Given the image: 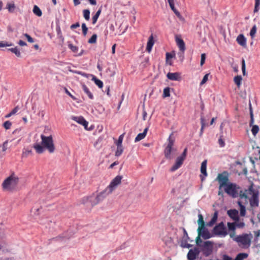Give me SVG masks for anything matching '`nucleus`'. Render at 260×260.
I'll list each match as a JSON object with an SVG mask.
<instances>
[{
    "label": "nucleus",
    "instance_id": "f257e3e1",
    "mask_svg": "<svg viewBox=\"0 0 260 260\" xmlns=\"http://www.w3.org/2000/svg\"><path fill=\"white\" fill-rule=\"evenodd\" d=\"M240 200L238 204L240 207V215L244 216L246 214V209L242 204H247L248 201L252 208L258 206L259 192L257 188L251 184L247 189L241 190L239 193Z\"/></svg>",
    "mask_w": 260,
    "mask_h": 260
},
{
    "label": "nucleus",
    "instance_id": "f03ea898",
    "mask_svg": "<svg viewBox=\"0 0 260 260\" xmlns=\"http://www.w3.org/2000/svg\"><path fill=\"white\" fill-rule=\"evenodd\" d=\"M41 144L36 142L34 144L33 147L37 153L41 154L44 152L45 149L47 150L50 153H53L55 151V146L51 135L45 136L41 135Z\"/></svg>",
    "mask_w": 260,
    "mask_h": 260
},
{
    "label": "nucleus",
    "instance_id": "7ed1b4c3",
    "mask_svg": "<svg viewBox=\"0 0 260 260\" xmlns=\"http://www.w3.org/2000/svg\"><path fill=\"white\" fill-rule=\"evenodd\" d=\"M18 182V177L15 174H12L3 181L2 187L5 190L12 191L17 188Z\"/></svg>",
    "mask_w": 260,
    "mask_h": 260
},
{
    "label": "nucleus",
    "instance_id": "20e7f679",
    "mask_svg": "<svg viewBox=\"0 0 260 260\" xmlns=\"http://www.w3.org/2000/svg\"><path fill=\"white\" fill-rule=\"evenodd\" d=\"M252 238L251 234H243L235 236L233 239L237 243L239 247L246 249L250 247Z\"/></svg>",
    "mask_w": 260,
    "mask_h": 260
},
{
    "label": "nucleus",
    "instance_id": "39448f33",
    "mask_svg": "<svg viewBox=\"0 0 260 260\" xmlns=\"http://www.w3.org/2000/svg\"><path fill=\"white\" fill-rule=\"evenodd\" d=\"M173 134H171L168 139V145L164 150L165 157L168 159H172L174 157V153L176 149L173 147L174 139L172 138Z\"/></svg>",
    "mask_w": 260,
    "mask_h": 260
},
{
    "label": "nucleus",
    "instance_id": "423d86ee",
    "mask_svg": "<svg viewBox=\"0 0 260 260\" xmlns=\"http://www.w3.org/2000/svg\"><path fill=\"white\" fill-rule=\"evenodd\" d=\"M223 188H224V191L229 196L232 197L233 198H236L238 197V187L235 183L229 182V183L223 186Z\"/></svg>",
    "mask_w": 260,
    "mask_h": 260
},
{
    "label": "nucleus",
    "instance_id": "0eeeda50",
    "mask_svg": "<svg viewBox=\"0 0 260 260\" xmlns=\"http://www.w3.org/2000/svg\"><path fill=\"white\" fill-rule=\"evenodd\" d=\"M213 233L220 237H225L228 234L226 228L222 222L216 225L213 230Z\"/></svg>",
    "mask_w": 260,
    "mask_h": 260
},
{
    "label": "nucleus",
    "instance_id": "6e6552de",
    "mask_svg": "<svg viewBox=\"0 0 260 260\" xmlns=\"http://www.w3.org/2000/svg\"><path fill=\"white\" fill-rule=\"evenodd\" d=\"M229 173L226 171H224L222 173L218 174L216 180L219 184V189L229 183Z\"/></svg>",
    "mask_w": 260,
    "mask_h": 260
},
{
    "label": "nucleus",
    "instance_id": "1a4fd4ad",
    "mask_svg": "<svg viewBox=\"0 0 260 260\" xmlns=\"http://www.w3.org/2000/svg\"><path fill=\"white\" fill-rule=\"evenodd\" d=\"M122 176H116L110 182V184L106 188L109 192L111 193L121 182Z\"/></svg>",
    "mask_w": 260,
    "mask_h": 260
},
{
    "label": "nucleus",
    "instance_id": "9d476101",
    "mask_svg": "<svg viewBox=\"0 0 260 260\" xmlns=\"http://www.w3.org/2000/svg\"><path fill=\"white\" fill-rule=\"evenodd\" d=\"M95 194L93 193L90 196H87L83 198L82 202L83 204L86 205L88 207L92 208L98 204H94L95 201H97L95 199Z\"/></svg>",
    "mask_w": 260,
    "mask_h": 260
},
{
    "label": "nucleus",
    "instance_id": "9b49d317",
    "mask_svg": "<svg viewBox=\"0 0 260 260\" xmlns=\"http://www.w3.org/2000/svg\"><path fill=\"white\" fill-rule=\"evenodd\" d=\"M198 234L205 239L210 238L212 236L208 230L205 228V226H200L198 228Z\"/></svg>",
    "mask_w": 260,
    "mask_h": 260
},
{
    "label": "nucleus",
    "instance_id": "f8f14e48",
    "mask_svg": "<svg viewBox=\"0 0 260 260\" xmlns=\"http://www.w3.org/2000/svg\"><path fill=\"white\" fill-rule=\"evenodd\" d=\"M111 194L108 190L105 188L104 190L100 192L98 194H95V199L97 201H95L94 204H99L101 202L104 200V199L108 196L109 194Z\"/></svg>",
    "mask_w": 260,
    "mask_h": 260
},
{
    "label": "nucleus",
    "instance_id": "ddd939ff",
    "mask_svg": "<svg viewBox=\"0 0 260 260\" xmlns=\"http://www.w3.org/2000/svg\"><path fill=\"white\" fill-rule=\"evenodd\" d=\"M200 251L197 247H194L193 249H191L189 250L187 257L188 260H194L199 255Z\"/></svg>",
    "mask_w": 260,
    "mask_h": 260
},
{
    "label": "nucleus",
    "instance_id": "4468645a",
    "mask_svg": "<svg viewBox=\"0 0 260 260\" xmlns=\"http://www.w3.org/2000/svg\"><path fill=\"white\" fill-rule=\"evenodd\" d=\"M71 119L79 124L82 125L85 129H87L88 122L82 116H74L71 117Z\"/></svg>",
    "mask_w": 260,
    "mask_h": 260
},
{
    "label": "nucleus",
    "instance_id": "2eb2a0df",
    "mask_svg": "<svg viewBox=\"0 0 260 260\" xmlns=\"http://www.w3.org/2000/svg\"><path fill=\"white\" fill-rule=\"evenodd\" d=\"M227 225H228V230L229 231L228 233V234H229L230 237L233 239L236 236L235 235V230L236 228V223L228 222Z\"/></svg>",
    "mask_w": 260,
    "mask_h": 260
},
{
    "label": "nucleus",
    "instance_id": "dca6fc26",
    "mask_svg": "<svg viewBox=\"0 0 260 260\" xmlns=\"http://www.w3.org/2000/svg\"><path fill=\"white\" fill-rule=\"evenodd\" d=\"M175 41L180 50L184 52L185 50V46L183 40L180 36L176 35L175 36Z\"/></svg>",
    "mask_w": 260,
    "mask_h": 260
},
{
    "label": "nucleus",
    "instance_id": "f3484780",
    "mask_svg": "<svg viewBox=\"0 0 260 260\" xmlns=\"http://www.w3.org/2000/svg\"><path fill=\"white\" fill-rule=\"evenodd\" d=\"M184 160L178 157L176 159L174 165L171 168L170 171L174 172L178 169L183 164Z\"/></svg>",
    "mask_w": 260,
    "mask_h": 260
},
{
    "label": "nucleus",
    "instance_id": "a211bd4d",
    "mask_svg": "<svg viewBox=\"0 0 260 260\" xmlns=\"http://www.w3.org/2000/svg\"><path fill=\"white\" fill-rule=\"evenodd\" d=\"M167 78L172 81H179L181 79L180 74L179 73H168L167 75Z\"/></svg>",
    "mask_w": 260,
    "mask_h": 260
},
{
    "label": "nucleus",
    "instance_id": "6ab92c4d",
    "mask_svg": "<svg viewBox=\"0 0 260 260\" xmlns=\"http://www.w3.org/2000/svg\"><path fill=\"white\" fill-rule=\"evenodd\" d=\"M228 215L234 220H239L238 211L236 209L230 210L227 212Z\"/></svg>",
    "mask_w": 260,
    "mask_h": 260
},
{
    "label": "nucleus",
    "instance_id": "aec40b11",
    "mask_svg": "<svg viewBox=\"0 0 260 260\" xmlns=\"http://www.w3.org/2000/svg\"><path fill=\"white\" fill-rule=\"evenodd\" d=\"M236 41L240 45L242 46L244 48L246 47V39L243 35H239L237 37Z\"/></svg>",
    "mask_w": 260,
    "mask_h": 260
},
{
    "label": "nucleus",
    "instance_id": "412c9836",
    "mask_svg": "<svg viewBox=\"0 0 260 260\" xmlns=\"http://www.w3.org/2000/svg\"><path fill=\"white\" fill-rule=\"evenodd\" d=\"M203 246L204 250L207 251L208 254H210L212 252L213 248V243L209 241L205 242Z\"/></svg>",
    "mask_w": 260,
    "mask_h": 260
},
{
    "label": "nucleus",
    "instance_id": "4be33fe9",
    "mask_svg": "<svg viewBox=\"0 0 260 260\" xmlns=\"http://www.w3.org/2000/svg\"><path fill=\"white\" fill-rule=\"evenodd\" d=\"M207 160H204L201 164V172L202 174L204 175V178L207 176Z\"/></svg>",
    "mask_w": 260,
    "mask_h": 260
},
{
    "label": "nucleus",
    "instance_id": "5701e85b",
    "mask_svg": "<svg viewBox=\"0 0 260 260\" xmlns=\"http://www.w3.org/2000/svg\"><path fill=\"white\" fill-rule=\"evenodd\" d=\"M148 129V127H146L144 129L143 133L139 134L137 135V136L135 138V141L138 142V141H140V140L143 139L145 137V136L147 134Z\"/></svg>",
    "mask_w": 260,
    "mask_h": 260
},
{
    "label": "nucleus",
    "instance_id": "b1692460",
    "mask_svg": "<svg viewBox=\"0 0 260 260\" xmlns=\"http://www.w3.org/2000/svg\"><path fill=\"white\" fill-rule=\"evenodd\" d=\"M154 44L153 38L151 35L148 39V41L147 44L146 50L148 52H150L151 51L152 48Z\"/></svg>",
    "mask_w": 260,
    "mask_h": 260
},
{
    "label": "nucleus",
    "instance_id": "393cba45",
    "mask_svg": "<svg viewBox=\"0 0 260 260\" xmlns=\"http://www.w3.org/2000/svg\"><path fill=\"white\" fill-rule=\"evenodd\" d=\"M82 89L83 90V91L87 95V96L90 99H93V94L90 92L89 88L85 84L82 85Z\"/></svg>",
    "mask_w": 260,
    "mask_h": 260
},
{
    "label": "nucleus",
    "instance_id": "a878e982",
    "mask_svg": "<svg viewBox=\"0 0 260 260\" xmlns=\"http://www.w3.org/2000/svg\"><path fill=\"white\" fill-rule=\"evenodd\" d=\"M218 218V212L216 211L214 212L213 217L211 220L208 223L207 225L209 226H212L217 221Z\"/></svg>",
    "mask_w": 260,
    "mask_h": 260
},
{
    "label": "nucleus",
    "instance_id": "bb28decb",
    "mask_svg": "<svg viewBox=\"0 0 260 260\" xmlns=\"http://www.w3.org/2000/svg\"><path fill=\"white\" fill-rule=\"evenodd\" d=\"M8 50L14 53L18 57H20L21 56V52L19 49L17 47L9 48Z\"/></svg>",
    "mask_w": 260,
    "mask_h": 260
},
{
    "label": "nucleus",
    "instance_id": "cd10ccee",
    "mask_svg": "<svg viewBox=\"0 0 260 260\" xmlns=\"http://www.w3.org/2000/svg\"><path fill=\"white\" fill-rule=\"evenodd\" d=\"M242 80V78L241 76H235L234 78V81L238 87L241 85Z\"/></svg>",
    "mask_w": 260,
    "mask_h": 260
},
{
    "label": "nucleus",
    "instance_id": "c85d7f7f",
    "mask_svg": "<svg viewBox=\"0 0 260 260\" xmlns=\"http://www.w3.org/2000/svg\"><path fill=\"white\" fill-rule=\"evenodd\" d=\"M7 8L10 13L14 12L15 9V6L14 3H8L7 4Z\"/></svg>",
    "mask_w": 260,
    "mask_h": 260
},
{
    "label": "nucleus",
    "instance_id": "c756f323",
    "mask_svg": "<svg viewBox=\"0 0 260 260\" xmlns=\"http://www.w3.org/2000/svg\"><path fill=\"white\" fill-rule=\"evenodd\" d=\"M92 80L94 82L95 84L100 88L103 86V83L102 81L97 79L95 76H93Z\"/></svg>",
    "mask_w": 260,
    "mask_h": 260
},
{
    "label": "nucleus",
    "instance_id": "7c9ffc66",
    "mask_svg": "<svg viewBox=\"0 0 260 260\" xmlns=\"http://www.w3.org/2000/svg\"><path fill=\"white\" fill-rule=\"evenodd\" d=\"M33 12L37 16L40 17L42 16V13L40 9L37 6H35L33 8Z\"/></svg>",
    "mask_w": 260,
    "mask_h": 260
},
{
    "label": "nucleus",
    "instance_id": "2f4dec72",
    "mask_svg": "<svg viewBox=\"0 0 260 260\" xmlns=\"http://www.w3.org/2000/svg\"><path fill=\"white\" fill-rule=\"evenodd\" d=\"M123 151V147L122 146H117V149L115 151V156H119Z\"/></svg>",
    "mask_w": 260,
    "mask_h": 260
},
{
    "label": "nucleus",
    "instance_id": "473e14b6",
    "mask_svg": "<svg viewBox=\"0 0 260 260\" xmlns=\"http://www.w3.org/2000/svg\"><path fill=\"white\" fill-rule=\"evenodd\" d=\"M248 256V254L245 253H239L236 257L235 260H243Z\"/></svg>",
    "mask_w": 260,
    "mask_h": 260
},
{
    "label": "nucleus",
    "instance_id": "72a5a7b5",
    "mask_svg": "<svg viewBox=\"0 0 260 260\" xmlns=\"http://www.w3.org/2000/svg\"><path fill=\"white\" fill-rule=\"evenodd\" d=\"M102 9L100 8L95 13V14L92 17V23L94 24H95L97 20L100 16V15L101 13Z\"/></svg>",
    "mask_w": 260,
    "mask_h": 260
},
{
    "label": "nucleus",
    "instance_id": "f704fd0d",
    "mask_svg": "<svg viewBox=\"0 0 260 260\" xmlns=\"http://www.w3.org/2000/svg\"><path fill=\"white\" fill-rule=\"evenodd\" d=\"M251 126H252V128H251L252 134L254 136H255L256 135V134L258 133V132H259V127L257 125H252Z\"/></svg>",
    "mask_w": 260,
    "mask_h": 260
},
{
    "label": "nucleus",
    "instance_id": "c9c22d12",
    "mask_svg": "<svg viewBox=\"0 0 260 260\" xmlns=\"http://www.w3.org/2000/svg\"><path fill=\"white\" fill-rule=\"evenodd\" d=\"M19 108L18 106H16L15 108H14L12 110V111L11 112H10L9 113H8V114H7L5 116V118H8L10 117L11 116L15 114L19 110Z\"/></svg>",
    "mask_w": 260,
    "mask_h": 260
},
{
    "label": "nucleus",
    "instance_id": "e433bc0d",
    "mask_svg": "<svg viewBox=\"0 0 260 260\" xmlns=\"http://www.w3.org/2000/svg\"><path fill=\"white\" fill-rule=\"evenodd\" d=\"M180 245L183 248H189L192 246L191 244L187 243V240H182Z\"/></svg>",
    "mask_w": 260,
    "mask_h": 260
},
{
    "label": "nucleus",
    "instance_id": "4c0bfd02",
    "mask_svg": "<svg viewBox=\"0 0 260 260\" xmlns=\"http://www.w3.org/2000/svg\"><path fill=\"white\" fill-rule=\"evenodd\" d=\"M83 16L86 20H89L90 18V11L88 9L84 10L83 11Z\"/></svg>",
    "mask_w": 260,
    "mask_h": 260
},
{
    "label": "nucleus",
    "instance_id": "58836bf2",
    "mask_svg": "<svg viewBox=\"0 0 260 260\" xmlns=\"http://www.w3.org/2000/svg\"><path fill=\"white\" fill-rule=\"evenodd\" d=\"M170 88L169 87H166L164 89L163 96L164 98L169 97L170 96Z\"/></svg>",
    "mask_w": 260,
    "mask_h": 260
},
{
    "label": "nucleus",
    "instance_id": "ea45409f",
    "mask_svg": "<svg viewBox=\"0 0 260 260\" xmlns=\"http://www.w3.org/2000/svg\"><path fill=\"white\" fill-rule=\"evenodd\" d=\"M124 134L119 136L118 140L115 142L116 146H122V143L123 141Z\"/></svg>",
    "mask_w": 260,
    "mask_h": 260
},
{
    "label": "nucleus",
    "instance_id": "a19ab883",
    "mask_svg": "<svg viewBox=\"0 0 260 260\" xmlns=\"http://www.w3.org/2000/svg\"><path fill=\"white\" fill-rule=\"evenodd\" d=\"M256 26L255 25H253V27H252V28L250 30V35L251 37V38H253L255 36V35L256 34Z\"/></svg>",
    "mask_w": 260,
    "mask_h": 260
},
{
    "label": "nucleus",
    "instance_id": "79ce46f5",
    "mask_svg": "<svg viewBox=\"0 0 260 260\" xmlns=\"http://www.w3.org/2000/svg\"><path fill=\"white\" fill-rule=\"evenodd\" d=\"M56 32H57V37L61 40L62 41H63V37L61 34V29L59 26H57L56 27Z\"/></svg>",
    "mask_w": 260,
    "mask_h": 260
},
{
    "label": "nucleus",
    "instance_id": "37998d69",
    "mask_svg": "<svg viewBox=\"0 0 260 260\" xmlns=\"http://www.w3.org/2000/svg\"><path fill=\"white\" fill-rule=\"evenodd\" d=\"M199 219L198 221L199 226H204V221L203 217L201 214H199L198 215Z\"/></svg>",
    "mask_w": 260,
    "mask_h": 260
},
{
    "label": "nucleus",
    "instance_id": "c03bdc74",
    "mask_svg": "<svg viewBox=\"0 0 260 260\" xmlns=\"http://www.w3.org/2000/svg\"><path fill=\"white\" fill-rule=\"evenodd\" d=\"M32 152L31 150L28 149H24L22 152V157H27L28 155L31 154Z\"/></svg>",
    "mask_w": 260,
    "mask_h": 260
},
{
    "label": "nucleus",
    "instance_id": "a18cd8bd",
    "mask_svg": "<svg viewBox=\"0 0 260 260\" xmlns=\"http://www.w3.org/2000/svg\"><path fill=\"white\" fill-rule=\"evenodd\" d=\"M260 6V0H255V7L254 9V12H257L259 9Z\"/></svg>",
    "mask_w": 260,
    "mask_h": 260
},
{
    "label": "nucleus",
    "instance_id": "49530a36",
    "mask_svg": "<svg viewBox=\"0 0 260 260\" xmlns=\"http://www.w3.org/2000/svg\"><path fill=\"white\" fill-rule=\"evenodd\" d=\"M97 36L95 34L93 35L88 40V42L90 44L95 43L96 41Z\"/></svg>",
    "mask_w": 260,
    "mask_h": 260
},
{
    "label": "nucleus",
    "instance_id": "de8ad7c7",
    "mask_svg": "<svg viewBox=\"0 0 260 260\" xmlns=\"http://www.w3.org/2000/svg\"><path fill=\"white\" fill-rule=\"evenodd\" d=\"M209 76V74H206L203 77L202 80L201 81V83H200V85L201 86H202L203 85H204V84H205L206 83V82L208 81V77Z\"/></svg>",
    "mask_w": 260,
    "mask_h": 260
},
{
    "label": "nucleus",
    "instance_id": "09e8293b",
    "mask_svg": "<svg viewBox=\"0 0 260 260\" xmlns=\"http://www.w3.org/2000/svg\"><path fill=\"white\" fill-rule=\"evenodd\" d=\"M13 44L6 41H0V47H5L7 46H11Z\"/></svg>",
    "mask_w": 260,
    "mask_h": 260
},
{
    "label": "nucleus",
    "instance_id": "8fccbe9b",
    "mask_svg": "<svg viewBox=\"0 0 260 260\" xmlns=\"http://www.w3.org/2000/svg\"><path fill=\"white\" fill-rule=\"evenodd\" d=\"M170 7L171 10L174 12V13L176 15V16L180 18L181 17L180 13L175 8V6L174 5H173V6H170Z\"/></svg>",
    "mask_w": 260,
    "mask_h": 260
},
{
    "label": "nucleus",
    "instance_id": "3c124183",
    "mask_svg": "<svg viewBox=\"0 0 260 260\" xmlns=\"http://www.w3.org/2000/svg\"><path fill=\"white\" fill-rule=\"evenodd\" d=\"M68 47L74 52H77V51L78 50V48L77 46H74L71 43H69L68 44Z\"/></svg>",
    "mask_w": 260,
    "mask_h": 260
},
{
    "label": "nucleus",
    "instance_id": "603ef678",
    "mask_svg": "<svg viewBox=\"0 0 260 260\" xmlns=\"http://www.w3.org/2000/svg\"><path fill=\"white\" fill-rule=\"evenodd\" d=\"M12 125V123L9 121H6V122H5L3 124V126L6 129H9L10 128L11 126Z\"/></svg>",
    "mask_w": 260,
    "mask_h": 260
},
{
    "label": "nucleus",
    "instance_id": "864d4df0",
    "mask_svg": "<svg viewBox=\"0 0 260 260\" xmlns=\"http://www.w3.org/2000/svg\"><path fill=\"white\" fill-rule=\"evenodd\" d=\"M81 26H82L83 35L84 36H85L87 32L88 28L87 27L85 23H84L82 24Z\"/></svg>",
    "mask_w": 260,
    "mask_h": 260
},
{
    "label": "nucleus",
    "instance_id": "5fc2aeb1",
    "mask_svg": "<svg viewBox=\"0 0 260 260\" xmlns=\"http://www.w3.org/2000/svg\"><path fill=\"white\" fill-rule=\"evenodd\" d=\"M242 71L243 75H245V74H246V66H245V60L244 59H242Z\"/></svg>",
    "mask_w": 260,
    "mask_h": 260
},
{
    "label": "nucleus",
    "instance_id": "6e6d98bb",
    "mask_svg": "<svg viewBox=\"0 0 260 260\" xmlns=\"http://www.w3.org/2000/svg\"><path fill=\"white\" fill-rule=\"evenodd\" d=\"M254 123V117H253V114L252 110L250 109V121L249 125L250 126H251L252 125H253Z\"/></svg>",
    "mask_w": 260,
    "mask_h": 260
},
{
    "label": "nucleus",
    "instance_id": "4d7b16f0",
    "mask_svg": "<svg viewBox=\"0 0 260 260\" xmlns=\"http://www.w3.org/2000/svg\"><path fill=\"white\" fill-rule=\"evenodd\" d=\"M187 151V148H185L183 153H182V154L178 157L182 158V159H183L184 160L186 158V156Z\"/></svg>",
    "mask_w": 260,
    "mask_h": 260
},
{
    "label": "nucleus",
    "instance_id": "13d9d810",
    "mask_svg": "<svg viewBox=\"0 0 260 260\" xmlns=\"http://www.w3.org/2000/svg\"><path fill=\"white\" fill-rule=\"evenodd\" d=\"M8 140H6V141H5L3 144V146H2V150H3V151L5 152L7 150V148H8Z\"/></svg>",
    "mask_w": 260,
    "mask_h": 260
},
{
    "label": "nucleus",
    "instance_id": "bf43d9fd",
    "mask_svg": "<svg viewBox=\"0 0 260 260\" xmlns=\"http://www.w3.org/2000/svg\"><path fill=\"white\" fill-rule=\"evenodd\" d=\"M201 62H200V64H201V66H202L204 63H205V59H206V54L205 53H202L201 54Z\"/></svg>",
    "mask_w": 260,
    "mask_h": 260
},
{
    "label": "nucleus",
    "instance_id": "052dcab7",
    "mask_svg": "<svg viewBox=\"0 0 260 260\" xmlns=\"http://www.w3.org/2000/svg\"><path fill=\"white\" fill-rule=\"evenodd\" d=\"M24 35L29 43H33L34 42V39L27 34H25Z\"/></svg>",
    "mask_w": 260,
    "mask_h": 260
},
{
    "label": "nucleus",
    "instance_id": "680f3d73",
    "mask_svg": "<svg viewBox=\"0 0 260 260\" xmlns=\"http://www.w3.org/2000/svg\"><path fill=\"white\" fill-rule=\"evenodd\" d=\"M64 91H65V92L68 95H69L73 100H76V98L67 89V88H64Z\"/></svg>",
    "mask_w": 260,
    "mask_h": 260
},
{
    "label": "nucleus",
    "instance_id": "e2e57ef3",
    "mask_svg": "<svg viewBox=\"0 0 260 260\" xmlns=\"http://www.w3.org/2000/svg\"><path fill=\"white\" fill-rule=\"evenodd\" d=\"M236 226L238 228H243L245 226V223L243 222L240 221L236 223Z\"/></svg>",
    "mask_w": 260,
    "mask_h": 260
},
{
    "label": "nucleus",
    "instance_id": "0e129e2a",
    "mask_svg": "<svg viewBox=\"0 0 260 260\" xmlns=\"http://www.w3.org/2000/svg\"><path fill=\"white\" fill-rule=\"evenodd\" d=\"M183 232H184V236L183 237L182 240H187L189 239V237L188 236L187 232L186 230L184 229H183Z\"/></svg>",
    "mask_w": 260,
    "mask_h": 260
},
{
    "label": "nucleus",
    "instance_id": "69168bd1",
    "mask_svg": "<svg viewBox=\"0 0 260 260\" xmlns=\"http://www.w3.org/2000/svg\"><path fill=\"white\" fill-rule=\"evenodd\" d=\"M218 143L220 147H223L224 146L225 144L223 140L222 139L220 138L218 140Z\"/></svg>",
    "mask_w": 260,
    "mask_h": 260
},
{
    "label": "nucleus",
    "instance_id": "338daca9",
    "mask_svg": "<svg viewBox=\"0 0 260 260\" xmlns=\"http://www.w3.org/2000/svg\"><path fill=\"white\" fill-rule=\"evenodd\" d=\"M80 26V24L78 22L75 23V24H72L71 26V28H76L77 27H78Z\"/></svg>",
    "mask_w": 260,
    "mask_h": 260
},
{
    "label": "nucleus",
    "instance_id": "774afa93",
    "mask_svg": "<svg viewBox=\"0 0 260 260\" xmlns=\"http://www.w3.org/2000/svg\"><path fill=\"white\" fill-rule=\"evenodd\" d=\"M18 44L21 46H24L26 45V43L23 41L20 40L18 42Z\"/></svg>",
    "mask_w": 260,
    "mask_h": 260
}]
</instances>
